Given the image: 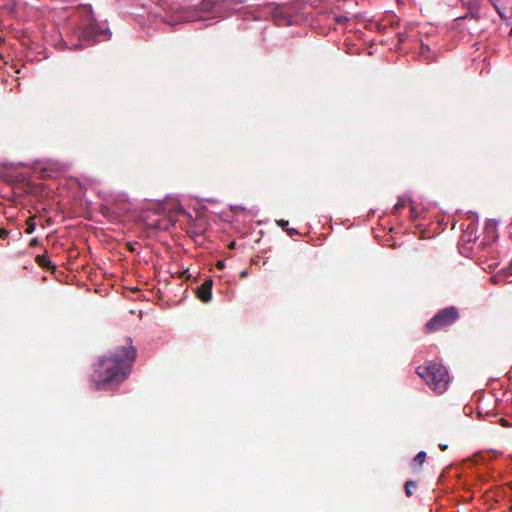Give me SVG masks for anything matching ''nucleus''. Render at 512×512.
I'll return each instance as SVG.
<instances>
[{"instance_id": "nucleus-22", "label": "nucleus", "mask_w": 512, "mask_h": 512, "mask_svg": "<svg viewBox=\"0 0 512 512\" xmlns=\"http://www.w3.org/2000/svg\"><path fill=\"white\" fill-rule=\"evenodd\" d=\"M156 3L160 6L164 5L166 3V0H155Z\"/></svg>"}, {"instance_id": "nucleus-10", "label": "nucleus", "mask_w": 512, "mask_h": 512, "mask_svg": "<svg viewBox=\"0 0 512 512\" xmlns=\"http://www.w3.org/2000/svg\"><path fill=\"white\" fill-rule=\"evenodd\" d=\"M427 457V454L425 451H420L417 453V455L413 459V465L414 466H422L425 462Z\"/></svg>"}, {"instance_id": "nucleus-18", "label": "nucleus", "mask_w": 512, "mask_h": 512, "mask_svg": "<svg viewBox=\"0 0 512 512\" xmlns=\"http://www.w3.org/2000/svg\"><path fill=\"white\" fill-rule=\"evenodd\" d=\"M8 231L4 228H0V238L4 239L8 236Z\"/></svg>"}, {"instance_id": "nucleus-9", "label": "nucleus", "mask_w": 512, "mask_h": 512, "mask_svg": "<svg viewBox=\"0 0 512 512\" xmlns=\"http://www.w3.org/2000/svg\"><path fill=\"white\" fill-rule=\"evenodd\" d=\"M278 225L280 227H282L283 229L286 230V232L288 233L289 236H294V235H298L299 232L295 229V228H289V222L287 220H279L278 222Z\"/></svg>"}, {"instance_id": "nucleus-21", "label": "nucleus", "mask_w": 512, "mask_h": 512, "mask_svg": "<svg viewBox=\"0 0 512 512\" xmlns=\"http://www.w3.org/2000/svg\"><path fill=\"white\" fill-rule=\"evenodd\" d=\"M439 448H440L442 451H445V450L448 448V445H447V444H439Z\"/></svg>"}, {"instance_id": "nucleus-12", "label": "nucleus", "mask_w": 512, "mask_h": 512, "mask_svg": "<svg viewBox=\"0 0 512 512\" xmlns=\"http://www.w3.org/2000/svg\"><path fill=\"white\" fill-rule=\"evenodd\" d=\"M408 200L405 197H399L397 203L394 205V212L396 214L400 213V210L406 207Z\"/></svg>"}, {"instance_id": "nucleus-7", "label": "nucleus", "mask_w": 512, "mask_h": 512, "mask_svg": "<svg viewBox=\"0 0 512 512\" xmlns=\"http://www.w3.org/2000/svg\"><path fill=\"white\" fill-rule=\"evenodd\" d=\"M212 279H206L198 288H197V296L198 298L204 302L208 303L212 299Z\"/></svg>"}, {"instance_id": "nucleus-6", "label": "nucleus", "mask_w": 512, "mask_h": 512, "mask_svg": "<svg viewBox=\"0 0 512 512\" xmlns=\"http://www.w3.org/2000/svg\"><path fill=\"white\" fill-rule=\"evenodd\" d=\"M273 18L277 25L287 26L293 23V14L287 5L276 6L273 9Z\"/></svg>"}, {"instance_id": "nucleus-16", "label": "nucleus", "mask_w": 512, "mask_h": 512, "mask_svg": "<svg viewBox=\"0 0 512 512\" xmlns=\"http://www.w3.org/2000/svg\"><path fill=\"white\" fill-rule=\"evenodd\" d=\"M397 36H398V42H399V43H403V42H405V41H406V39H407V37H408V36H407V33H405V32H399V33L397 34Z\"/></svg>"}, {"instance_id": "nucleus-19", "label": "nucleus", "mask_w": 512, "mask_h": 512, "mask_svg": "<svg viewBox=\"0 0 512 512\" xmlns=\"http://www.w3.org/2000/svg\"><path fill=\"white\" fill-rule=\"evenodd\" d=\"M38 244H39V239H38V238H32V239L30 240L29 246H30V247H35V246H37Z\"/></svg>"}, {"instance_id": "nucleus-2", "label": "nucleus", "mask_w": 512, "mask_h": 512, "mask_svg": "<svg viewBox=\"0 0 512 512\" xmlns=\"http://www.w3.org/2000/svg\"><path fill=\"white\" fill-rule=\"evenodd\" d=\"M111 32L108 28H101L93 15L89 13L82 23L73 30L68 39L69 48L72 50L88 47L96 42L108 40Z\"/></svg>"}, {"instance_id": "nucleus-15", "label": "nucleus", "mask_w": 512, "mask_h": 512, "mask_svg": "<svg viewBox=\"0 0 512 512\" xmlns=\"http://www.w3.org/2000/svg\"><path fill=\"white\" fill-rule=\"evenodd\" d=\"M245 2L246 0H221V3H224L227 7H233Z\"/></svg>"}, {"instance_id": "nucleus-14", "label": "nucleus", "mask_w": 512, "mask_h": 512, "mask_svg": "<svg viewBox=\"0 0 512 512\" xmlns=\"http://www.w3.org/2000/svg\"><path fill=\"white\" fill-rule=\"evenodd\" d=\"M417 483L415 481L409 480L405 483V493L407 496H412V488H415Z\"/></svg>"}, {"instance_id": "nucleus-23", "label": "nucleus", "mask_w": 512, "mask_h": 512, "mask_svg": "<svg viewBox=\"0 0 512 512\" xmlns=\"http://www.w3.org/2000/svg\"><path fill=\"white\" fill-rule=\"evenodd\" d=\"M217 266H218L219 268H223V267H224V263H223L222 261H219V262H218V264H217Z\"/></svg>"}, {"instance_id": "nucleus-17", "label": "nucleus", "mask_w": 512, "mask_h": 512, "mask_svg": "<svg viewBox=\"0 0 512 512\" xmlns=\"http://www.w3.org/2000/svg\"><path fill=\"white\" fill-rule=\"evenodd\" d=\"M504 274L507 277H512V263L504 269Z\"/></svg>"}, {"instance_id": "nucleus-20", "label": "nucleus", "mask_w": 512, "mask_h": 512, "mask_svg": "<svg viewBox=\"0 0 512 512\" xmlns=\"http://www.w3.org/2000/svg\"><path fill=\"white\" fill-rule=\"evenodd\" d=\"M500 423H501V425H502V426H504V427H507V426H508V422H507V420H506V419H504V418H501V419H500Z\"/></svg>"}, {"instance_id": "nucleus-5", "label": "nucleus", "mask_w": 512, "mask_h": 512, "mask_svg": "<svg viewBox=\"0 0 512 512\" xmlns=\"http://www.w3.org/2000/svg\"><path fill=\"white\" fill-rule=\"evenodd\" d=\"M459 319V311L450 306L439 310L425 325V332L432 333L446 328Z\"/></svg>"}, {"instance_id": "nucleus-1", "label": "nucleus", "mask_w": 512, "mask_h": 512, "mask_svg": "<svg viewBox=\"0 0 512 512\" xmlns=\"http://www.w3.org/2000/svg\"><path fill=\"white\" fill-rule=\"evenodd\" d=\"M137 357V349L131 344L119 346L100 357L94 366L91 382L98 390H112L131 374Z\"/></svg>"}, {"instance_id": "nucleus-11", "label": "nucleus", "mask_w": 512, "mask_h": 512, "mask_svg": "<svg viewBox=\"0 0 512 512\" xmlns=\"http://www.w3.org/2000/svg\"><path fill=\"white\" fill-rule=\"evenodd\" d=\"M430 48L428 45H425L424 43H421L420 51H419V57L425 60H430Z\"/></svg>"}, {"instance_id": "nucleus-13", "label": "nucleus", "mask_w": 512, "mask_h": 512, "mask_svg": "<svg viewBox=\"0 0 512 512\" xmlns=\"http://www.w3.org/2000/svg\"><path fill=\"white\" fill-rule=\"evenodd\" d=\"M26 225H27V228H26L25 232L27 234H32L36 229L35 217L34 216L29 217L26 221Z\"/></svg>"}, {"instance_id": "nucleus-4", "label": "nucleus", "mask_w": 512, "mask_h": 512, "mask_svg": "<svg viewBox=\"0 0 512 512\" xmlns=\"http://www.w3.org/2000/svg\"><path fill=\"white\" fill-rule=\"evenodd\" d=\"M416 373L425 381L428 387L436 393H444L450 378L447 368L435 361H426L416 369Z\"/></svg>"}, {"instance_id": "nucleus-3", "label": "nucleus", "mask_w": 512, "mask_h": 512, "mask_svg": "<svg viewBox=\"0 0 512 512\" xmlns=\"http://www.w3.org/2000/svg\"><path fill=\"white\" fill-rule=\"evenodd\" d=\"M219 2L221 0H202L197 6L177 9L168 22L170 25H174L179 22L204 21L207 22L206 26H208L212 23L211 20L216 17L213 13L215 5Z\"/></svg>"}, {"instance_id": "nucleus-8", "label": "nucleus", "mask_w": 512, "mask_h": 512, "mask_svg": "<svg viewBox=\"0 0 512 512\" xmlns=\"http://www.w3.org/2000/svg\"><path fill=\"white\" fill-rule=\"evenodd\" d=\"M35 260H36V263L41 267L48 268V269L54 268L51 261L45 255H37Z\"/></svg>"}]
</instances>
